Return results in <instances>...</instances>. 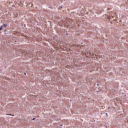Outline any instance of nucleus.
<instances>
[{"mask_svg":"<svg viewBox=\"0 0 128 128\" xmlns=\"http://www.w3.org/2000/svg\"><path fill=\"white\" fill-rule=\"evenodd\" d=\"M7 116H14V115H12V114H6Z\"/></svg>","mask_w":128,"mask_h":128,"instance_id":"3","label":"nucleus"},{"mask_svg":"<svg viewBox=\"0 0 128 128\" xmlns=\"http://www.w3.org/2000/svg\"><path fill=\"white\" fill-rule=\"evenodd\" d=\"M88 54H90V53H86L85 54V56H90V55H88Z\"/></svg>","mask_w":128,"mask_h":128,"instance_id":"2","label":"nucleus"},{"mask_svg":"<svg viewBox=\"0 0 128 128\" xmlns=\"http://www.w3.org/2000/svg\"><path fill=\"white\" fill-rule=\"evenodd\" d=\"M2 28H6V24H3L2 26L1 27H0V30H2Z\"/></svg>","mask_w":128,"mask_h":128,"instance_id":"1","label":"nucleus"},{"mask_svg":"<svg viewBox=\"0 0 128 128\" xmlns=\"http://www.w3.org/2000/svg\"><path fill=\"white\" fill-rule=\"evenodd\" d=\"M34 120V118H33Z\"/></svg>","mask_w":128,"mask_h":128,"instance_id":"4","label":"nucleus"}]
</instances>
